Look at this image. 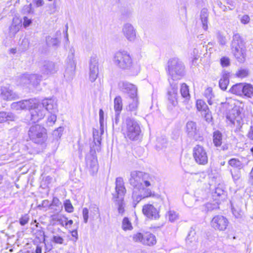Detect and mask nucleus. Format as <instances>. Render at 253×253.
Returning <instances> with one entry per match:
<instances>
[{
  "label": "nucleus",
  "instance_id": "nucleus-1",
  "mask_svg": "<svg viewBox=\"0 0 253 253\" xmlns=\"http://www.w3.org/2000/svg\"><path fill=\"white\" fill-rule=\"evenodd\" d=\"M129 183L133 187L132 204L134 208L143 199L150 197L161 199L160 195L148 188L155 183V177L148 173L134 170L130 172Z\"/></svg>",
  "mask_w": 253,
  "mask_h": 253
},
{
  "label": "nucleus",
  "instance_id": "nucleus-2",
  "mask_svg": "<svg viewBox=\"0 0 253 253\" xmlns=\"http://www.w3.org/2000/svg\"><path fill=\"white\" fill-rule=\"evenodd\" d=\"M113 61L118 68L126 71L131 75H136L140 71V66L133 62L132 57L126 50H121L116 52L114 55Z\"/></svg>",
  "mask_w": 253,
  "mask_h": 253
},
{
  "label": "nucleus",
  "instance_id": "nucleus-3",
  "mask_svg": "<svg viewBox=\"0 0 253 253\" xmlns=\"http://www.w3.org/2000/svg\"><path fill=\"white\" fill-rule=\"evenodd\" d=\"M119 86L122 91L128 95L130 99L126 106V110L136 115L139 105L137 87L135 85L126 81L120 82Z\"/></svg>",
  "mask_w": 253,
  "mask_h": 253
},
{
  "label": "nucleus",
  "instance_id": "nucleus-4",
  "mask_svg": "<svg viewBox=\"0 0 253 253\" xmlns=\"http://www.w3.org/2000/svg\"><path fill=\"white\" fill-rule=\"evenodd\" d=\"M167 72L170 77L169 81L176 82L181 79L185 74V67L183 63L176 57L169 59L167 63Z\"/></svg>",
  "mask_w": 253,
  "mask_h": 253
},
{
  "label": "nucleus",
  "instance_id": "nucleus-5",
  "mask_svg": "<svg viewBox=\"0 0 253 253\" xmlns=\"http://www.w3.org/2000/svg\"><path fill=\"white\" fill-rule=\"evenodd\" d=\"M115 184V193L113 194V199L118 206L119 213L123 215L125 211L124 197L126 193V190L124 185L123 179L122 177H117L116 179Z\"/></svg>",
  "mask_w": 253,
  "mask_h": 253
},
{
  "label": "nucleus",
  "instance_id": "nucleus-6",
  "mask_svg": "<svg viewBox=\"0 0 253 253\" xmlns=\"http://www.w3.org/2000/svg\"><path fill=\"white\" fill-rule=\"evenodd\" d=\"M231 49L235 57L241 63L246 59V49L244 41L239 34L233 35L231 42Z\"/></svg>",
  "mask_w": 253,
  "mask_h": 253
},
{
  "label": "nucleus",
  "instance_id": "nucleus-7",
  "mask_svg": "<svg viewBox=\"0 0 253 253\" xmlns=\"http://www.w3.org/2000/svg\"><path fill=\"white\" fill-rule=\"evenodd\" d=\"M28 135L33 142L39 144L44 143L47 138L46 129L39 125L31 126L28 131Z\"/></svg>",
  "mask_w": 253,
  "mask_h": 253
},
{
  "label": "nucleus",
  "instance_id": "nucleus-8",
  "mask_svg": "<svg viewBox=\"0 0 253 253\" xmlns=\"http://www.w3.org/2000/svg\"><path fill=\"white\" fill-rule=\"evenodd\" d=\"M126 135L131 140L139 139L141 129L138 123L134 119L128 117L126 120Z\"/></svg>",
  "mask_w": 253,
  "mask_h": 253
},
{
  "label": "nucleus",
  "instance_id": "nucleus-9",
  "mask_svg": "<svg viewBox=\"0 0 253 253\" xmlns=\"http://www.w3.org/2000/svg\"><path fill=\"white\" fill-rule=\"evenodd\" d=\"M170 86L168 87L167 92V98L168 101V108L172 110L178 104V83L176 82H171L169 80Z\"/></svg>",
  "mask_w": 253,
  "mask_h": 253
},
{
  "label": "nucleus",
  "instance_id": "nucleus-10",
  "mask_svg": "<svg viewBox=\"0 0 253 253\" xmlns=\"http://www.w3.org/2000/svg\"><path fill=\"white\" fill-rule=\"evenodd\" d=\"M67 65L64 73V78L67 81H71L74 75L76 67V63L75 60V49L72 48L70 50L69 54L67 59Z\"/></svg>",
  "mask_w": 253,
  "mask_h": 253
},
{
  "label": "nucleus",
  "instance_id": "nucleus-11",
  "mask_svg": "<svg viewBox=\"0 0 253 253\" xmlns=\"http://www.w3.org/2000/svg\"><path fill=\"white\" fill-rule=\"evenodd\" d=\"M36 99L31 101L32 106L28 108L31 114V120L33 123H36L43 118L45 115V110L40 104L37 103Z\"/></svg>",
  "mask_w": 253,
  "mask_h": 253
},
{
  "label": "nucleus",
  "instance_id": "nucleus-12",
  "mask_svg": "<svg viewBox=\"0 0 253 253\" xmlns=\"http://www.w3.org/2000/svg\"><path fill=\"white\" fill-rule=\"evenodd\" d=\"M132 240L135 242H139L147 246H153L156 243V237L149 232L144 233H136L132 236Z\"/></svg>",
  "mask_w": 253,
  "mask_h": 253
},
{
  "label": "nucleus",
  "instance_id": "nucleus-13",
  "mask_svg": "<svg viewBox=\"0 0 253 253\" xmlns=\"http://www.w3.org/2000/svg\"><path fill=\"white\" fill-rule=\"evenodd\" d=\"M193 151V157L197 164L205 165L208 163L207 153L203 146L197 145L194 147Z\"/></svg>",
  "mask_w": 253,
  "mask_h": 253
},
{
  "label": "nucleus",
  "instance_id": "nucleus-14",
  "mask_svg": "<svg viewBox=\"0 0 253 253\" xmlns=\"http://www.w3.org/2000/svg\"><path fill=\"white\" fill-rule=\"evenodd\" d=\"M95 154V151L91 149L90 154H88L85 158L86 168L91 175H94L98 169V161Z\"/></svg>",
  "mask_w": 253,
  "mask_h": 253
},
{
  "label": "nucleus",
  "instance_id": "nucleus-15",
  "mask_svg": "<svg viewBox=\"0 0 253 253\" xmlns=\"http://www.w3.org/2000/svg\"><path fill=\"white\" fill-rule=\"evenodd\" d=\"M229 221L224 216L217 215L214 216L211 222V226L215 230L223 231L227 228Z\"/></svg>",
  "mask_w": 253,
  "mask_h": 253
},
{
  "label": "nucleus",
  "instance_id": "nucleus-16",
  "mask_svg": "<svg viewBox=\"0 0 253 253\" xmlns=\"http://www.w3.org/2000/svg\"><path fill=\"white\" fill-rule=\"evenodd\" d=\"M89 78L91 82L97 79L99 73L98 59L96 55L90 57L89 63Z\"/></svg>",
  "mask_w": 253,
  "mask_h": 253
},
{
  "label": "nucleus",
  "instance_id": "nucleus-17",
  "mask_svg": "<svg viewBox=\"0 0 253 253\" xmlns=\"http://www.w3.org/2000/svg\"><path fill=\"white\" fill-rule=\"evenodd\" d=\"M122 33L126 40L130 42H134L136 38V30L129 23H125L122 27Z\"/></svg>",
  "mask_w": 253,
  "mask_h": 253
},
{
  "label": "nucleus",
  "instance_id": "nucleus-18",
  "mask_svg": "<svg viewBox=\"0 0 253 253\" xmlns=\"http://www.w3.org/2000/svg\"><path fill=\"white\" fill-rule=\"evenodd\" d=\"M186 131L188 136L196 140H200L201 136L199 133V130L197 126L196 123L193 121H189L186 126Z\"/></svg>",
  "mask_w": 253,
  "mask_h": 253
},
{
  "label": "nucleus",
  "instance_id": "nucleus-19",
  "mask_svg": "<svg viewBox=\"0 0 253 253\" xmlns=\"http://www.w3.org/2000/svg\"><path fill=\"white\" fill-rule=\"evenodd\" d=\"M58 67L56 64L52 61H44L41 67V71L43 75L49 76L57 72Z\"/></svg>",
  "mask_w": 253,
  "mask_h": 253
},
{
  "label": "nucleus",
  "instance_id": "nucleus-20",
  "mask_svg": "<svg viewBox=\"0 0 253 253\" xmlns=\"http://www.w3.org/2000/svg\"><path fill=\"white\" fill-rule=\"evenodd\" d=\"M142 212L147 217L151 219H157L160 216L157 209L151 204L145 205L143 207Z\"/></svg>",
  "mask_w": 253,
  "mask_h": 253
},
{
  "label": "nucleus",
  "instance_id": "nucleus-21",
  "mask_svg": "<svg viewBox=\"0 0 253 253\" xmlns=\"http://www.w3.org/2000/svg\"><path fill=\"white\" fill-rule=\"evenodd\" d=\"M0 91V98L4 100H14L18 97L17 94L10 89L9 87H1Z\"/></svg>",
  "mask_w": 253,
  "mask_h": 253
},
{
  "label": "nucleus",
  "instance_id": "nucleus-22",
  "mask_svg": "<svg viewBox=\"0 0 253 253\" xmlns=\"http://www.w3.org/2000/svg\"><path fill=\"white\" fill-rule=\"evenodd\" d=\"M40 105H42V108H45V110H46L50 113H55L57 112V104L52 99H45L42 100Z\"/></svg>",
  "mask_w": 253,
  "mask_h": 253
},
{
  "label": "nucleus",
  "instance_id": "nucleus-23",
  "mask_svg": "<svg viewBox=\"0 0 253 253\" xmlns=\"http://www.w3.org/2000/svg\"><path fill=\"white\" fill-rule=\"evenodd\" d=\"M197 238L196 231L193 227H191L186 239V244L188 248L191 249L196 246Z\"/></svg>",
  "mask_w": 253,
  "mask_h": 253
},
{
  "label": "nucleus",
  "instance_id": "nucleus-24",
  "mask_svg": "<svg viewBox=\"0 0 253 253\" xmlns=\"http://www.w3.org/2000/svg\"><path fill=\"white\" fill-rule=\"evenodd\" d=\"M34 99L28 100H24L19 102H13L11 104V107L12 109L18 110L23 109H28L31 108L32 104L31 101H33Z\"/></svg>",
  "mask_w": 253,
  "mask_h": 253
},
{
  "label": "nucleus",
  "instance_id": "nucleus-25",
  "mask_svg": "<svg viewBox=\"0 0 253 253\" xmlns=\"http://www.w3.org/2000/svg\"><path fill=\"white\" fill-rule=\"evenodd\" d=\"M22 26V21L18 18L13 19L12 23L9 27V32L12 35H15L20 30Z\"/></svg>",
  "mask_w": 253,
  "mask_h": 253
},
{
  "label": "nucleus",
  "instance_id": "nucleus-26",
  "mask_svg": "<svg viewBox=\"0 0 253 253\" xmlns=\"http://www.w3.org/2000/svg\"><path fill=\"white\" fill-rule=\"evenodd\" d=\"M229 72L227 71H224L222 72V78L219 81V85L220 88L223 90L227 89V85L229 84Z\"/></svg>",
  "mask_w": 253,
  "mask_h": 253
},
{
  "label": "nucleus",
  "instance_id": "nucleus-27",
  "mask_svg": "<svg viewBox=\"0 0 253 253\" xmlns=\"http://www.w3.org/2000/svg\"><path fill=\"white\" fill-rule=\"evenodd\" d=\"M204 96L207 99L209 105H211L215 102V96L211 87H208L205 90Z\"/></svg>",
  "mask_w": 253,
  "mask_h": 253
},
{
  "label": "nucleus",
  "instance_id": "nucleus-28",
  "mask_svg": "<svg viewBox=\"0 0 253 253\" xmlns=\"http://www.w3.org/2000/svg\"><path fill=\"white\" fill-rule=\"evenodd\" d=\"M42 78V76L38 74L29 75V85L28 87L31 88V86L33 87L37 86L41 81Z\"/></svg>",
  "mask_w": 253,
  "mask_h": 253
},
{
  "label": "nucleus",
  "instance_id": "nucleus-29",
  "mask_svg": "<svg viewBox=\"0 0 253 253\" xmlns=\"http://www.w3.org/2000/svg\"><path fill=\"white\" fill-rule=\"evenodd\" d=\"M15 119L16 116L11 112H0V123L6 121H13Z\"/></svg>",
  "mask_w": 253,
  "mask_h": 253
},
{
  "label": "nucleus",
  "instance_id": "nucleus-30",
  "mask_svg": "<svg viewBox=\"0 0 253 253\" xmlns=\"http://www.w3.org/2000/svg\"><path fill=\"white\" fill-rule=\"evenodd\" d=\"M208 10L203 8L201 11L200 18L203 28L205 30H207L208 29Z\"/></svg>",
  "mask_w": 253,
  "mask_h": 253
},
{
  "label": "nucleus",
  "instance_id": "nucleus-31",
  "mask_svg": "<svg viewBox=\"0 0 253 253\" xmlns=\"http://www.w3.org/2000/svg\"><path fill=\"white\" fill-rule=\"evenodd\" d=\"M244 89L242 91V96L248 98H251L253 95V86L252 84L247 83H243Z\"/></svg>",
  "mask_w": 253,
  "mask_h": 253
},
{
  "label": "nucleus",
  "instance_id": "nucleus-32",
  "mask_svg": "<svg viewBox=\"0 0 253 253\" xmlns=\"http://www.w3.org/2000/svg\"><path fill=\"white\" fill-rule=\"evenodd\" d=\"M181 96L184 99V102H187L190 98L188 86L185 83H183L180 87Z\"/></svg>",
  "mask_w": 253,
  "mask_h": 253
},
{
  "label": "nucleus",
  "instance_id": "nucleus-33",
  "mask_svg": "<svg viewBox=\"0 0 253 253\" xmlns=\"http://www.w3.org/2000/svg\"><path fill=\"white\" fill-rule=\"evenodd\" d=\"M243 83H238L233 85L229 89V92L238 96H242V91L244 89Z\"/></svg>",
  "mask_w": 253,
  "mask_h": 253
},
{
  "label": "nucleus",
  "instance_id": "nucleus-34",
  "mask_svg": "<svg viewBox=\"0 0 253 253\" xmlns=\"http://www.w3.org/2000/svg\"><path fill=\"white\" fill-rule=\"evenodd\" d=\"M114 108L115 113L121 114L123 109V100L120 96H116L114 100Z\"/></svg>",
  "mask_w": 253,
  "mask_h": 253
},
{
  "label": "nucleus",
  "instance_id": "nucleus-35",
  "mask_svg": "<svg viewBox=\"0 0 253 253\" xmlns=\"http://www.w3.org/2000/svg\"><path fill=\"white\" fill-rule=\"evenodd\" d=\"M168 143L167 139L164 136L158 137L156 140V147L158 150L166 147Z\"/></svg>",
  "mask_w": 253,
  "mask_h": 253
},
{
  "label": "nucleus",
  "instance_id": "nucleus-36",
  "mask_svg": "<svg viewBox=\"0 0 253 253\" xmlns=\"http://www.w3.org/2000/svg\"><path fill=\"white\" fill-rule=\"evenodd\" d=\"M46 42L47 46L54 48H57L60 44V41L57 37L53 38L51 36H48L46 38Z\"/></svg>",
  "mask_w": 253,
  "mask_h": 253
},
{
  "label": "nucleus",
  "instance_id": "nucleus-37",
  "mask_svg": "<svg viewBox=\"0 0 253 253\" xmlns=\"http://www.w3.org/2000/svg\"><path fill=\"white\" fill-rule=\"evenodd\" d=\"M228 164L231 167L239 169H241L244 167L243 163L236 158L230 159L228 162Z\"/></svg>",
  "mask_w": 253,
  "mask_h": 253
},
{
  "label": "nucleus",
  "instance_id": "nucleus-38",
  "mask_svg": "<svg viewBox=\"0 0 253 253\" xmlns=\"http://www.w3.org/2000/svg\"><path fill=\"white\" fill-rule=\"evenodd\" d=\"M213 141L215 146L218 147L221 145L222 143V134L219 131L216 130L213 132Z\"/></svg>",
  "mask_w": 253,
  "mask_h": 253
},
{
  "label": "nucleus",
  "instance_id": "nucleus-39",
  "mask_svg": "<svg viewBox=\"0 0 253 253\" xmlns=\"http://www.w3.org/2000/svg\"><path fill=\"white\" fill-rule=\"evenodd\" d=\"M196 107L198 111L202 112H210L207 105L203 100L199 99L197 101Z\"/></svg>",
  "mask_w": 253,
  "mask_h": 253
},
{
  "label": "nucleus",
  "instance_id": "nucleus-40",
  "mask_svg": "<svg viewBox=\"0 0 253 253\" xmlns=\"http://www.w3.org/2000/svg\"><path fill=\"white\" fill-rule=\"evenodd\" d=\"M122 228L124 231L131 230L133 229L131 223L127 217L123 219Z\"/></svg>",
  "mask_w": 253,
  "mask_h": 253
},
{
  "label": "nucleus",
  "instance_id": "nucleus-41",
  "mask_svg": "<svg viewBox=\"0 0 253 253\" xmlns=\"http://www.w3.org/2000/svg\"><path fill=\"white\" fill-rule=\"evenodd\" d=\"M29 74H24L18 80L19 84L23 86L29 85Z\"/></svg>",
  "mask_w": 253,
  "mask_h": 253
},
{
  "label": "nucleus",
  "instance_id": "nucleus-42",
  "mask_svg": "<svg viewBox=\"0 0 253 253\" xmlns=\"http://www.w3.org/2000/svg\"><path fill=\"white\" fill-rule=\"evenodd\" d=\"M230 173L232 175V179L235 183H236L238 180H239L241 177V173L240 169H237L230 170Z\"/></svg>",
  "mask_w": 253,
  "mask_h": 253
},
{
  "label": "nucleus",
  "instance_id": "nucleus-43",
  "mask_svg": "<svg viewBox=\"0 0 253 253\" xmlns=\"http://www.w3.org/2000/svg\"><path fill=\"white\" fill-rule=\"evenodd\" d=\"M93 136L94 142L96 146H98L100 148L101 144V138L100 136L99 135V131L97 129H93Z\"/></svg>",
  "mask_w": 253,
  "mask_h": 253
},
{
  "label": "nucleus",
  "instance_id": "nucleus-44",
  "mask_svg": "<svg viewBox=\"0 0 253 253\" xmlns=\"http://www.w3.org/2000/svg\"><path fill=\"white\" fill-rule=\"evenodd\" d=\"M133 10L131 8H124L122 10L121 13L123 18L127 19L130 17L132 14Z\"/></svg>",
  "mask_w": 253,
  "mask_h": 253
},
{
  "label": "nucleus",
  "instance_id": "nucleus-45",
  "mask_svg": "<svg viewBox=\"0 0 253 253\" xmlns=\"http://www.w3.org/2000/svg\"><path fill=\"white\" fill-rule=\"evenodd\" d=\"M236 76L239 78H245L249 74V71L247 69H240L237 72Z\"/></svg>",
  "mask_w": 253,
  "mask_h": 253
},
{
  "label": "nucleus",
  "instance_id": "nucleus-46",
  "mask_svg": "<svg viewBox=\"0 0 253 253\" xmlns=\"http://www.w3.org/2000/svg\"><path fill=\"white\" fill-rule=\"evenodd\" d=\"M56 121V116L55 113H51L47 118L46 124L49 126H53Z\"/></svg>",
  "mask_w": 253,
  "mask_h": 253
},
{
  "label": "nucleus",
  "instance_id": "nucleus-47",
  "mask_svg": "<svg viewBox=\"0 0 253 253\" xmlns=\"http://www.w3.org/2000/svg\"><path fill=\"white\" fill-rule=\"evenodd\" d=\"M168 216L169 220L171 222H173L177 220L178 218V214L173 211H170L168 212Z\"/></svg>",
  "mask_w": 253,
  "mask_h": 253
},
{
  "label": "nucleus",
  "instance_id": "nucleus-48",
  "mask_svg": "<svg viewBox=\"0 0 253 253\" xmlns=\"http://www.w3.org/2000/svg\"><path fill=\"white\" fill-rule=\"evenodd\" d=\"M65 210L68 212H72L73 211V207L69 200H66L64 202Z\"/></svg>",
  "mask_w": 253,
  "mask_h": 253
},
{
  "label": "nucleus",
  "instance_id": "nucleus-49",
  "mask_svg": "<svg viewBox=\"0 0 253 253\" xmlns=\"http://www.w3.org/2000/svg\"><path fill=\"white\" fill-rule=\"evenodd\" d=\"M225 195V192L222 188L220 187H217L215 189V191L213 193V196L214 197H220Z\"/></svg>",
  "mask_w": 253,
  "mask_h": 253
},
{
  "label": "nucleus",
  "instance_id": "nucleus-50",
  "mask_svg": "<svg viewBox=\"0 0 253 253\" xmlns=\"http://www.w3.org/2000/svg\"><path fill=\"white\" fill-rule=\"evenodd\" d=\"M191 54L193 55V58L192 60V64L193 65L195 66L196 64V61L199 57L198 50L196 48H194Z\"/></svg>",
  "mask_w": 253,
  "mask_h": 253
},
{
  "label": "nucleus",
  "instance_id": "nucleus-51",
  "mask_svg": "<svg viewBox=\"0 0 253 253\" xmlns=\"http://www.w3.org/2000/svg\"><path fill=\"white\" fill-rule=\"evenodd\" d=\"M52 241L56 244H63L64 243V240L60 236L54 235L53 237Z\"/></svg>",
  "mask_w": 253,
  "mask_h": 253
},
{
  "label": "nucleus",
  "instance_id": "nucleus-52",
  "mask_svg": "<svg viewBox=\"0 0 253 253\" xmlns=\"http://www.w3.org/2000/svg\"><path fill=\"white\" fill-rule=\"evenodd\" d=\"M29 220V218L28 215L27 214H25L24 216H22L20 218V219H19L20 224L21 225L24 226L28 222Z\"/></svg>",
  "mask_w": 253,
  "mask_h": 253
},
{
  "label": "nucleus",
  "instance_id": "nucleus-53",
  "mask_svg": "<svg viewBox=\"0 0 253 253\" xmlns=\"http://www.w3.org/2000/svg\"><path fill=\"white\" fill-rule=\"evenodd\" d=\"M220 64L223 67H226L230 64V59L228 57H223L220 59Z\"/></svg>",
  "mask_w": 253,
  "mask_h": 253
},
{
  "label": "nucleus",
  "instance_id": "nucleus-54",
  "mask_svg": "<svg viewBox=\"0 0 253 253\" xmlns=\"http://www.w3.org/2000/svg\"><path fill=\"white\" fill-rule=\"evenodd\" d=\"M83 216L84 222L87 223L88 218V210L86 208H84L83 210Z\"/></svg>",
  "mask_w": 253,
  "mask_h": 253
},
{
  "label": "nucleus",
  "instance_id": "nucleus-55",
  "mask_svg": "<svg viewBox=\"0 0 253 253\" xmlns=\"http://www.w3.org/2000/svg\"><path fill=\"white\" fill-rule=\"evenodd\" d=\"M63 131V128L59 127L57 129L55 130L53 132V135L57 137L60 138L62 135V132Z\"/></svg>",
  "mask_w": 253,
  "mask_h": 253
},
{
  "label": "nucleus",
  "instance_id": "nucleus-56",
  "mask_svg": "<svg viewBox=\"0 0 253 253\" xmlns=\"http://www.w3.org/2000/svg\"><path fill=\"white\" fill-rule=\"evenodd\" d=\"M61 205V203L60 202L59 200L56 197H54L53 198L52 203H51V207L52 208V207L53 206L59 207Z\"/></svg>",
  "mask_w": 253,
  "mask_h": 253
},
{
  "label": "nucleus",
  "instance_id": "nucleus-57",
  "mask_svg": "<svg viewBox=\"0 0 253 253\" xmlns=\"http://www.w3.org/2000/svg\"><path fill=\"white\" fill-rule=\"evenodd\" d=\"M206 206L208 211H212L219 208L218 205L215 204H212L208 203L207 204Z\"/></svg>",
  "mask_w": 253,
  "mask_h": 253
},
{
  "label": "nucleus",
  "instance_id": "nucleus-58",
  "mask_svg": "<svg viewBox=\"0 0 253 253\" xmlns=\"http://www.w3.org/2000/svg\"><path fill=\"white\" fill-rule=\"evenodd\" d=\"M250 20V18L248 15H244L242 17L241 22L242 24H246L249 22Z\"/></svg>",
  "mask_w": 253,
  "mask_h": 253
},
{
  "label": "nucleus",
  "instance_id": "nucleus-59",
  "mask_svg": "<svg viewBox=\"0 0 253 253\" xmlns=\"http://www.w3.org/2000/svg\"><path fill=\"white\" fill-rule=\"evenodd\" d=\"M99 124L102 126V124L104 123V112L102 109H100L99 112Z\"/></svg>",
  "mask_w": 253,
  "mask_h": 253
},
{
  "label": "nucleus",
  "instance_id": "nucleus-60",
  "mask_svg": "<svg viewBox=\"0 0 253 253\" xmlns=\"http://www.w3.org/2000/svg\"><path fill=\"white\" fill-rule=\"evenodd\" d=\"M247 136L250 140H253V125L250 126Z\"/></svg>",
  "mask_w": 253,
  "mask_h": 253
},
{
  "label": "nucleus",
  "instance_id": "nucleus-61",
  "mask_svg": "<svg viewBox=\"0 0 253 253\" xmlns=\"http://www.w3.org/2000/svg\"><path fill=\"white\" fill-rule=\"evenodd\" d=\"M32 23V20L30 19H28L27 17H24L23 26L24 27L29 26Z\"/></svg>",
  "mask_w": 253,
  "mask_h": 253
},
{
  "label": "nucleus",
  "instance_id": "nucleus-62",
  "mask_svg": "<svg viewBox=\"0 0 253 253\" xmlns=\"http://www.w3.org/2000/svg\"><path fill=\"white\" fill-rule=\"evenodd\" d=\"M203 114L205 115V118L206 119V120L210 122L211 120V114L209 113V112H202Z\"/></svg>",
  "mask_w": 253,
  "mask_h": 253
},
{
  "label": "nucleus",
  "instance_id": "nucleus-63",
  "mask_svg": "<svg viewBox=\"0 0 253 253\" xmlns=\"http://www.w3.org/2000/svg\"><path fill=\"white\" fill-rule=\"evenodd\" d=\"M66 219H67V218L66 217H64L63 218L58 217L57 218V220L60 225H61L62 226L65 227V222H66Z\"/></svg>",
  "mask_w": 253,
  "mask_h": 253
},
{
  "label": "nucleus",
  "instance_id": "nucleus-64",
  "mask_svg": "<svg viewBox=\"0 0 253 253\" xmlns=\"http://www.w3.org/2000/svg\"><path fill=\"white\" fill-rule=\"evenodd\" d=\"M249 182L253 186V167L249 174Z\"/></svg>",
  "mask_w": 253,
  "mask_h": 253
}]
</instances>
